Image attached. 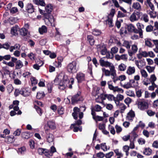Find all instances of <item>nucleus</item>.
<instances>
[{
    "label": "nucleus",
    "instance_id": "obj_56",
    "mask_svg": "<svg viewBox=\"0 0 158 158\" xmlns=\"http://www.w3.org/2000/svg\"><path fill=\"white\" fill-rule=\"evenodd\" d=\"M154 11H150L149 12L150 17L152 18H155L156 17V15L155 13L153 12Z\"/></svg>",
    "mask_w": 158,
    "mask_h": 158
},
{
    "label": "nucleus",
    "instance_id": "obj_7",
    "mask_svg": "<svg viewBox=\"0 0 158 158\" xmlns=\"http://www.w3.org/2000/svg\"><path fill=\"white\" fill-rule=\"evenodd\" d=\"M107 84L108 85L109 88L110 90L113 91L114 92H118L121 93H123V90L122 89L118 88V86L114 87L112 85L110 84V82H108Z\"/></svg>",
    "mask_w": 158,
    "mask_h": 158
},
{
    "label": "nucleus",
    "instance_id": "obj_11",
    "mask_svg": "<svg viewBox=\"0 0 158 158\" xmlns=\"http://www.w3.org/2000/svg\"><path fill=\"white\" fill-rule=\"evenodd\" d=\"M107 99L110 101H112L113 100H115V98L114 95L112 94H104L103 95L102 97V100H104Z\"/></svg>",
    "mask_w": 158,
    "mask_h": 158
},
{
    "label": "nucleus",
    "instance_id": "obj_34",
    "mask_svg": "<svg viewBox=\"0 0 158 158\" xmlns=\"http://www.w3.org/2000/svg\"><path fill=\"white\" fill-rule=\"evenodd\" d=\"M44 16L45 18V21L48 20L49 22L51 23L52 21V19L51 18V16L50 15V13H45L44 15Z\"/></svg>",
    "mask_w": 158,
    "mask_h": 158
},
{
    "label": "nucleus",
    "instance_id": "obj_30",
    "mask_svg": "<svg viewBox=\"0 0 158 158\" xmlns=\"http://www.w3.org/2000/svg\"><path fill=\"white\" fill-rule=\"evenodd\" d=\"M48 125L49 127L52 129H54L56 128L55 123L52 121L48 122Z\"/></svg>",
    "mask_w": 158,
    "mask_h": 158
},
{
    "label": "nucleus",
    "instance_id": "obj_48",
    "mask_svg": "<svg viewBox=\"0 0 158 158\" xmlns=\"http://www.w3.org/2000/svg\"><path fill=\"white\" fill-rule=\"evenodd\" d=\"M99 89L98 88H94L92 92V94L93 95L96 96L98 95L99 93Z\"/></svg>",
    "mask_w": 158,
    "mask_h": 158
},
{
    "label": "nucleus",
    "instance_id": "obj_42",
    "mask_svg": "<svg viewBox=\"0 0 158 158\" xmlns=\"http://www.w3.org/2000/svg\"><path fill=\"white\" fill-rule=\"evenodd\" d=\"M156 80V77L154 74L151 75L149 78V81L152 84L154 83Z\"/></svg>",
    "mask_w": 158,
    "mask_h": 158
},
{
    "label": "nucleus",
    "instance_id": "obj_23",
    "mask_svg": "<svg viewBox=\"0 0 158 158\" xmlns=\"http://www.w3.org/2000/svg\"><path fill=\"white\" fill-rule=\"evenodd\" d=\"M23 66V64L22 62L19 60L17 61L15 63V69H19L22 68Z\"/></svg>",
    "mask_w": 158,
    "mask_h": 158
},
{
    "label": "nucleus",
    "instance_id": "obj_62",
    "mask_svg": "<svg viewBox=\"0 0 158 158\" xmlns=\"http://www.w3.org/2000/svg\"><path fill=\"white\" fill-rule=\"evenodd\" d=\"M118 51V48L116 47H114L112 48L111 49V53L113 54H115Z\"/></svg>",
    "mask_w": 158,
    "mask_h": 158
},
{
    "label": "nucleus",
    "instance_id": "obj_15",
    "mask_svg": "<svg viewBox=\"0 0 158 158\" xmlns=\"http://www.w3.org/2000/svg\"><path fill=\"white\" fill-rule=\"evenodd\" d=\"M135 63L138 68L139 69H141L145 65V62L142 60L140 61L135 60Z\"/></svg>",
    "mask_w": 158,
    "mask_h": 158
},
{
    "label": "nucleus",
    "instance_id": "obj_36",
    "mask_svg": "<svg viewBox=\"0 0 158 158\" xmlns=\"http://www.w3.org/2000/svg\"><path fill=\"white\" fill-rule=\"evenodd\" d=\"M146 68L147 71L149 73H151L153 72L154 70L155 67L154 66H147Z\"/></svg>",
    "mask_w": 158,
    "mask_h": 158
},
{
    "label": "nucleus",
    "instance_id": "obj_41",
    "mask_svg": "<svg viewBox=\"0 0 158 158\" xmlns=\"http://www.w3.org/2000/svg\"><path fill=\"white\" fill-rule=\"evenodd\" d=\"M123 151L126 152L127 156L129 155L128 151L129 150V147L127 145H125L123 147Z\"/></svg>",
    "mask_w": 158,
    "mask_h": 158
},
{
    "label": "nucleus",
    "instance_id": "obj_2",
    "mask_svg": "<svg viewBox=\"0 0 158 158\" xmlns=\"http://www.w3.org/2000/svg\"><path fill=\"white\" fill-rule=\"evenodd\" d=\"M70 81V82L67 76H64L63 79V83H60L59 88L62 89H64L67 87H68L70 89L72 88V85L74 82L73 78H71Z\"/></svg>",
    "mask_w": 158,
    "mask_h": 158
},
{
    "label": "nucleus",
    "instance_id": "obj_45",
    "mask_svg": "<svg viewBox=\"0 0 158 158\" xmlns=\"http://www.w3.org/2000/svg\"><path fill=\"white\" fill-rule=\"evenodd\" d=\"M126 94L129 96L131 97H135V94L134 91L131 90H128L126 92Z\"/></svg>",
    "mask_w": 158,
    "mask_h": 158
},
{
    "label": "nucleus",
    "instance_id": "obj_6",
    "mask_svg": "<svg viewBox=\"0 0 158 158\" xmlns=\"http://www.w3.org/2000/svg\"><path fill=\"white\" fill-rule=\"evenodd\" d=\"M136 26L137 27V33L139 34V37L142 38L143 36V31L142 29L144 28V26L143 24H141L140 23H138L136 24Z\"/></svg>",
    "mask_w": 158,
    "mask_h": 158
},
{
    "label": "nucleus",
    "instance_id": "obj_13",
    "mask_svg": "<svg viewBox=\"0 0 158 158\" xmlns=\"http://www.w3.org/2000/svg\"><path fill=\"white\" fill-rule=\"evenodd\" d=\"M127 31L130 32H134L135 33H137V29L136 28L135 26L132 24H130L127 25Z\"/></svg>",
    "mask_w": 158,
    "mask_h": 158
},
{
    "label": "nucleus",
    "instance_id": "obj_22",
    "mask_svg": "<svg viewBox=\"0 0 158 158\" xmlns=\"http://www.w3.org/2000/svg\"><path fill=\"white\" fill-rule=\"evenodd\" d=\"M19 31V29L18 26H15L13 27L11 31V33L14 35H16L18 34V31Z\"/></svg>",
    "mask_w": 158,
    "mask_h": 158
},
{
    "label": "nucleus",
    "instance_id": "obj_37",
    "mask_svg": "<svg viewBox=\"0 0 158 158\" xmlns=\"http://www.w3.org/2000/svg\"><path fill=\"white\" fill-rule=\"evenodd\" d=\"M87 39L88 41L89 42L90 44L91 45H93L94 44V40L93 39V37L92 36H88Z\"/></svg>",
    "mask_w": 158,
    "mask_h": 158
},
{
    "label": "nucleus",
    "instance_id": "obj_51",
    "mask_svg": "<svg viewBox=\"0 0 158 158\" xmlns=\"http://www.w3.org/2000/svg\"><path fill=\"white\" fill-rule=\"evenodd\" d=\"M26 151V148L25 147H23L19 148L18 152L19 153L22 154L23 153Z\"/></svg>",
    "mask_w": 158,
    "mask_h": 158
},
{
    "label": "nucleus",
    "instance_id": "obj_24",
    "mask_svg": "<svg viewBox=\"0 0 158 158\" xmlns=\"http://www.w3.org/2000/svg\"><path fill=\"white\" fill-rule=\"evenodd\" d=\"M39 31L40 34H43L47 32V28L44 25L42 26L41 27L39 28Z\"/></svg>",
    "mask_w": 158,
    "mask_h": 158
},
{
    "label": "nucleus",
    "instance_id": "obj_61",
    "mask_svg": "<svg viewBox=\"0 0 158 158\" xmlns=\"http://www.w3.org/2000/svg\"><path fill=\"white\" fill-rule=\"evenodd\" d=\"M153 27L152 26L149 25L146 27V31L147 32H150L153 30Z\"/></svg>",
    "mask_w": 158,
    "mask_h": 158
},
{
    "label": "nucleus",
    "instance_id": "obj_28",
    "mask_svg": "<svg viewBox=\"0 0 158 158\" xmlns=\"http://www.w3.org/2000/svg\"><path fill=\"white\" fill-rule=\"evenodd\" d=\"M140 73L142 77L145 78H146L148 77V75L147 72L144 69H141L140 70Z\"/></svg>",
    "mask_w": 158,
    "mask_h": 158
},
{
    "label": "nucleus",
    "instance_id": "obj_19",
    "mask_svg": "<svg viewBox=\"0 0 158 158\" xmlns=\"http://www.w3.org/2000/svg\"><path fill=\"white\" fill-rule=\"evenodd\" d=\"M26 10L30 13H32L34 11L33 6L31 4H28L26 6Z\"/></svg>",
    "mask_w": 158,
    "mask_h": 158
},
{
    "label": "nucleus",
    "instance_id": "obj_39",
    "mask_svg": "<svg viewBox=\"0 0 158 158\" xmlns=\"http://www.w3.org/2000/svg\"><path fill=\"white\" fill-rule=\"evenodd\" d=\"M106 22L109 27H112L114 25L113 23L112 18L108 17V19L106 20Z\"/></svg>",
    "mask_w": 158,
    "mask_h": 158
},
{
    "label": "nucleus",
    "instance_id": "obj_63",
    "mask_svg": "<svg viewBox=\"0 0 158 158\" xmlns=\"http://www.w3.org/2000/svg\"><path fill=\"white\" fill-rule=\"evenodd\" d=\"M28 56L30 58V59L32 60H35V55L33 53L31 52L28 55Z\"/></svg>",
    "mask_w": 158,
    "mask_h": 158
},
{
    "label": "nucleus",
    "instance_id": "obj_29",
    "mask_svg": "<svg viewBox=\"0 0 158 158\" xmlns=\"http://www.w3.org/2000/svg\"><path fill=\"white\" fill-rule=\"evenodd\" d=\"M46 139L47 141L49 143L52 142L53 140V136L51 133L48 134L46 136Z\"/></svg>",
    "mask_w": 158,
    "mask_h": 158
},
{
    "label": "nucleus",
    "instance_id": "obj_46",
    "mask_svg": "<svg viewBox=\"0 0 158 158\" xmlns=\"http://www.w3.org/2000/svg\"><path fill=\"white\" fill-rule=\"evenodd\" d=\"M138 142L139 145H142L145 144L146 141L144 139L140 138L138 139Z\"/></svg>",
    "mask_w": 158,
    "mask_h": 158
},
{
    "label": "nucleus",
    "instance_id": "obj_59",
    "mask_svg": "<svg viewBox=\"0 0 158 158\" xmlns=\"http://www.w3.org/2000/svg\"><path fill=\"white\" fill-rule=\"evenodd\" d=\"M115 128L116 129V132L117 133H119L122 131V128L121 127L118 125H116L115 126Z\"/></svg>",
    "mask_w": 158,
    "mask_h": 158
},
{
    "label": "nucleus",
    "instance_id": "obj_52",
    "mask_svg": "<svg viewBox=\"0 0 158 158\" xmlns=\"http://www.w3.org/2000/svg\"><path fill=\"white\" fill-rule=\"evenodd\" d=\"M115 12V10L112 9L111 10L110 13L108 15V17L112 18Z\"/></svg>",
    "mask_w": 158,
    "mask_h": 158
},
{
    "label": "nucleus",
    "instance_id": "obj_4",
    "mask_svg": "<svg viewBox=\"0 0 158 158\" xmlns=\"http://www.w3.org/2000/svg\"><path fill=\"white\" fill-rule=\"evenodd\" d=\"M142 13L139 11L134 12L130 16L129 19L131 22L137 21L140 19Z\"/></svg>",
    "mask_w": 158,
    "mask_h": 158
},
{
    "label": "nucleus",
    "instance_id": "obj_49",
    "mask_svg": "<svg viewBox=\"0 0 158 158\" xmlns=\"http://www.w3.org/2000/svg\"><path fill=\"white\" fill-rule=\"evenodd\" d=\"M45 96V94L43 92L41 93H38L36 95L37 98L40 99L43 98Z\"/></svg>",
    "mask_w": 158,
    "mask_h": 158
},
{
    "label": "nucleus",
    "instance_id": "obj_60",
    "mask_svg": "<svg viewBox=\"0 0 158 158\" xmlns=\"http://www.w3.org/2000/svg\"><path fill=\"white\" fill-rule=\"evenodd\" d=\"M101 107L98 105H96L94 108V110L96 111H101Z\"/></svg>",
    "mask_w": 158,
    "mask_h": 158
},
{
    "label": "nucleus",
    "instance_id": "obj_43",
    "mask_svg": "<svg viewBox=\"0 0 158 158\" xmlns=\"http://www.w3.org/2000/svg\"><path fill=\"white\" fill-rule=\"evenodd\" d=\"M108 129L110 131L111 133L113 135H114L115 133V131L114 128L112 126L109 125L108 126Z\"/></svg>",
    "mask_w": 158,
    "mask_h": 158
},
{
    "label": "nucleus",
    "instance_id": "obj_18",
    "mask_svg": "<svg viewBox=\"0 0 158 158\" xmlns=\"http://www.w3.org/2000/svg\"><path fill=\"white\" fill-rule=\"evenodd\" d=\"M151 1V0H146V1L145 2V4L147 6L149 7L152 10L154 11L155 7Z\"/></svg>",
    "mask_w": 158,
    "mask_h": 158
},
{
    "label": "nucleus",
    "instance_id": "obj_25",
    "mask_svg": "<svg viewBox=\"0 0 158 158\" xmlns=\"http://www.w3.org/2000/svg\"><path fill=\"white\" fill-rule=\"evenodd\" d=\"M152 152V150L149 148H145L143 152V154L146 155H150Z\"/></svg>",
    "mask_w": 158,
    "mask_h": 158
},
{
    "label": "nucleus",
    "instance_id": "obj_27",
    "mask_svg": "<svg viewBox=\"0 0 158 158\" xmlns=\"http://www.w3.org/2000/svg\"><path fill=\"white\" fill-rule=\"evenodd\" d=\"M45 156L44 158H50V157L52 156V153L47 149H45L44 152V154Z\"/></svg>",
    "mask_w": 158,
    "mask_h": 158
},
{
    "label": "nucleus",
    "instance_id": "obj_38",
    "mask_svg": "<svg viewBox=\"0 0 158 158\" xmlns=\"http://www.w3.org/2000/svg\"><path fill=\"white\" fill-rule=\"evenodd\" d=\"M45 9L47 13H50L52 11V7L51 5H48L45 7Z\"/></svg>",
    "mask_w": 158,
    "mask_h": 158
},
{
    "label": "nucleus",
    "instance_id": "obj_16",
    "mask_svg": "<svg viewBox=\"0 0 158 158\" xmlns=\"http://www.w3.org/2000/svg\"><path fill=\"white\" fill-rule=\"evenodd\" d=\"M80 94V92H78L76 95L72 98V104H74L78 101L81 100L79 96Z\"/></svg>",
    "mask_w": 158,
    "mask_h": 158
},
{
    "label": "nucleus",
    "instance_id": "obj_55",
    "mask_svg": "<svg viewBox=\"0 0 158 158\" xmlns=\"http://www.w3.org/2000/svg\"><path fill=\"white\" fill-rule=\"evenodd\" d=\"M147 113L148 115L150 116H153L155 114V112L152 111L151 110H147Z\"/></svg>",
    "mask_w": 158,
    "mask_h": 158
},
{
    "label": "nucleus",
    "instance_id": "obj_12",
    "mask_svg": "<svg viewBox=\"0 0 158 158\" xmlns=\"http://www.w3.org/2000/svg\"><path fill=\"white\" fill-rule=\"evenodd\" d=\"M135 116V112L132 110H130L127 113L126 116L127 119L132 121Z\"/></svg>",
    "mask_w": 158,
    "mask_h": 158
},
{
    "label": "nucleus",
    "instance_id": "obj_8",
    "mask_svg": "<svg viewBox=\"0 0 158 158\" xmlns=\"http://www.w3.org/2000/svg\"><path fill=\"white\" fill-rule=\"evenodd\" d=\"M138 48L137 45L134 44L132 45L131 50L128 51L129 55L130 56H132L137 52Z\"/></svg>",
    "mask_w": 158,
    "mask_h": 158
},
{
    "label": "nucleus",
    "instance_id": "obj_3",
    "mask_svg": "<svg viewBox=\"0 0 158 158\" xmlns=\"http://www.w3.org/2000/svg\"><path fill=\"white\" fill-rule=\"evenodd\" d=\"M136 104L138 109L141 110H144L147 109L149 107L148 103L145 100H137Z\"/></svg>",
    "mask_w": 158,
    "mask_h": 158
},
{
    "label": "nucleus",
    "instance_id": "obj_20",
    "mask_svg": "<svg viewBox=\"0 0 158 158\" xmlns=\"http://www.w3.org/2000/svg\"><path fill=\"white\" fill-rule=\"evenodd\" d=\"M132 7L134 9L140 10L141 9V6L139 3L136 2L133 3Z\"/></svg>",
    "mask_w": 158,
    "mask_h": 158
},
{
    "label": "nucleus",
    "instance_id": "obj_21",
    "mask_svg": "<svg viewBox=\"0 0 158 158\" xmlns=\"http://www.w3.org/2000/svg\"><path fill=\"white\" fill-rule=\"evenodd\" d=\"M21 94L25 97L28 96L30 94V92L25 89H21Z\"/></svg>",
    "mask_w": 158,
    "mask_h": 158
},
{
    "label": "nucleus",
    "instance_id": "obj_64",
    "mask_svg": "<svg viewBox=\"0 0 158 158\" xmlns=\"http://www.w3.org/2000/svg\"><path fill=\"white\" fill-rule=\"evenodd\" d=\"M114 153L112 152H110L109 153H106L105 155L106 158H110L113 156Z\"/></svg>",
    "mask_w": 158,
    "mask_h": 158
},
{
    "label": "nucleus",
    "instance_id": "obj_50",
    "mask_svg": "<svg viewBox=\"0 0 158 158\" xmlns=\"http://www.w3.org/2000/svg\"><path fill=\"white\" fill-rule=\"evenodd\" d=\"M18 106V105H11L9 106V108L10 109H11L13 108L14 110L17 111L19 109V108Z\"/></svg>",
    "mask_w": 158,
    "mask_h": 158
},
{
    "label": "nucleus",
    "instance_id": "obj_35",
    "mask_svg": "<svg viewBox=\"0 0 158 158\" xmlns=\"http://www.w3.org/2000/svg\"><path fill=\"white\" fill-rule=\"evenodd\" d=\"M30 134L27 132H23L22 133V137L25 139H28L30 137Z\"/></svg>",
    "mask_w": 158,
    "mask_h": 158
},
{
    "label": "nucleus",
    "instance_id": "obj_58",
    "mask_svg": "<svg viewBox=\"0 0 158 158\" xmlns=\"http://www.w3.org/2000/svg\"><path fill=\"white\" fill-rule=\"evenodd\" d=\"M116 155L117 156H123V154L118 149H116L114 151Z\"/></svg>",
    "mask_w": 158,
    "mask_h": 158
},
{
    "label": "nucleus",
    "instance_id": "obj_54",
    "mask_svg": "<svg viewBox=\"0 0 158 158\" xmlns=\"http://www.w3.org/2000/svg\"><path fill=\"white\" fill-rule=\"evenodd\" d=\"M116 98L117 100H115L114 101H118L119 102V101H122L123 99L124 96L121 94H119L117 95Z\"/></svg>",
    "mask_w": 158,
    "mask_h": 158
},
{
    "label": "nucleus",
    "instance_id": "obj_17",
    "mask_svg": "<svg viewBox=\"0 0 158 158\" xmlns=\"http://www.w3.org/2000/svg\"><path fill=\"white\" fill-rule=\"evenodd\" d=\"M76 78L79 83L85 80V75L82 73H79L77 74Z\"/></svg>",
    "mask_w": 158,
    "mask_h": 158
},
{
    "label": "nucleus",
    "instance_id": "obj_44",
    "mask_svg": "<svg viewBox=\"0 0 158 158\" xmlns=\"http://www.w3.org/2000/svg\"><path fill=\"white\" fill-rule=\"evenodd\" d=\"M123 45L127 49H129L131 45L128 41L124 40L123 43Z\"/></svg>",
    "mask_w": 158,
    "mask_h": 158
},
{
    "label": "nucleus",
    "instance_id": "obj_53",
    "mask_svg": "<svg viewBox=\"0 0 158 158\" xmlns=\"http://www.w3.org/2000/svg\"><path fill=\"white\" fill-rule=\"evenodd\" d=\"M92 33L94 35H98L101 34V32L98 30L94 29Z\"/></svg>",
    "mask_w": 158,
    "mask_h": 158
},
{
    "label": "nucleus",
    "instance_id": "obj_26",
    "mask_svg": "<svg viewBox=\"0 0 158 158\" xmlns=\"http://www.w3.org/2000/svg\"><path fill=\"white\" fill-rule=\"evenodd\" d=\"M127 68V65L123 63H121L118 65V69L120 71H125Z\"/></svg>",
    "mask_w": 158,
    "mask_h": 158
},
{
    "label": "nucleus",
    "instance_id": "obj_5",
    "mask_svg": "<svg viewBox=\"0 0 158 158\" xmlns=\"http://www.w3.org/2000/svg\"><path fill=\"white\" fill-rule=\"evenodd\" d=\"M77 63L75 61H73L68 64L67 66V70L69 72L75 73L76 72V66Z\"/></svg>",
    "mask_w": 158,
    "mask_h": 158
},
{
    "label": "nucleus",
    "instance_id": "obj_14",
    "mask_svg": "<svg viewBox=\"0 0 158 158\" xmlns=\"http://www.w3.org/2000/svg\"><path fill=\"white\" fill-rule=\"evenodd\" d=\"M73 110V112L72 113V115L75 119H77L80 110L78 108L75 107L74 108Z\"/></svg>",
    "mask_w": 158,
    "mask_h": 158
},
{
    "label": "nucleus",
    "instance_id": "obj_9",
    "mask_svg": "<svg viewBox=\"0 0 158 158\" xmlns=\"http://www.w3.org/2000/svg\"><path fill=\"white\" fill-rule=\"evenodd\" d=\"M115 102L116 105L119 106V108L120 110V113H123L127 108L126 106L123 103H120L118 101H115Z\"/></svg>",
    "mask_w": 158,
    "mask_h": 158
},
{
    "label": "nucleus",
    "instance_id": "obj_57",
    "mask_svg": "<svg viewBox=\"0 0 158 158\" xmlns=\"http://www.w3.org/2000/svg\"><path fill=\"white\" fill-rule=\"evenodd\" d=\"M94 119L96 121H102L103 120V118L102 117L97 115L96 117H94Z\"/></svg>",
    "mask_w": 158,
    "mask_h": 158
},
{
    "label": "nucleus",
    "instance_id": "obj_47",
    "mask_svg": "<svg viewBox=\"0 0 158 158\" xmlns=\"http://www.w3.org/2000/svg\"><path fill=\"white\" fill-rule=\"evenodd\" d=\"M100 147H101V148L104 151H106L108 149L105 143L101 144Z\"/></svg>",
    "mask_w": 158,
    "mask_h": 158
},
{
    "label": "nucleus",
    "instance_id": "obj_33",
    "mask_svg": "<svg viewBox=\"0 0 158 158\" xmlns=\"http://www.w3.org/2000/svg\"><path fill=\"white\" fill-rule=\"evenodd\" d=\"M20 34L23 36L26 35L28 33V31L24 28H22V29L19 30Z\"/></svg>",
    "mask_w": 158,
    "mask_h": 158
},
{
    "label": "nucleus",
    "instance_id": "obj_32",
    "mask_svg": "<svg viewBox=\"0 0 158 158\" xmlns=\"http://www.w3.org/2000/svg\"><path fill=\"white\" fill-rule=\"evenodd\" d=\"M14 138V136L12 137L7 136L5 139V141L8 143H12L15 140Z\"/></svg>",
    "mask_w": 158,
    "mask_h": 158
},
{
    "label": "nucleus",
    "instance_id": "obj_31",
    "mask_svg": "<svg viewBox=\"0 0 158 158\" xmlns=\"http://www.w3.org/2000/svg\"><path fill=\"white\" fill-rule=\"evenodd\" d=\"M33 2L37 5H40L42 6H44L45 5L43 0H33Z\"/></svg>",
    "mask_w": 158,
    "mask_h": 158
},
{
    "label": "nucleus",
    "instance_id": "obj_10",
    "mask_svg": "<svg viewBox=\"0 0 158 158\" xmlns=\"http://www.w3.org/2000/svg\"><path fill=\"white\" fill-rule=\"evenodd\" d=\"M135 68L134 66H129L126 71V74L128 75H131L135 73Z\"/></svg>",
    "mask_w": 158,
    "mask_h": 158
},
{
    "label": "nucleus",
    "instance_id": "obj_1",
    "mask_svg": "<svg viewBox=\"0 0 158 158\" xmlns=\"http://www.w3.org/2000/svg\"><path fill=\"white\" fill-rule=\"evenodd\" d=\"M100 65L103 67H109L110 70L106 69L105 68H102V75L104 74L106 76H111L113 77L112 78L113 81L115 83L118 80H119L118 77H115L116 76V71L115 69V67L111 62L107 61L105 60L103 58H101L99 60Z\"/></svg>",
    "mask_w": 158,
    "mask_h": 158
},
{
    "label": "nucleus",
    "instance_id": "obj_40",
    "mask_svg": "<svg viewBox=\"0 0 158 158\" xmlns=\"http://www.w3.org/2000/svg\"><path fill=\"white\" fill-rule=\"evenodd\" d=\"M141 19L146 23H147L149 21L148 16L146 14H143L141 17Z\"/></svg>",
    "mask_w": 158,
    "mask_h": 158
}]
</instances>
